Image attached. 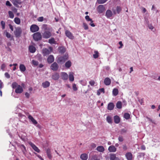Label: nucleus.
I'll return each mask as SVG.
<instances>
[{
    "mask_svg": "<svg viewBox=\"0 0 160 160\" xmlns=\"http://www.w3.org/2000/svg\"><path fill=\"white\" fill-rule=\"evenodd\" d=\"M5 35L8 38H10L11 37V34L8 32H6L5 33Z\"/></svg>",
    "mask_w": 160,
    "mask_h": 160,
    "instance_id": "nucleus-51",
    "label": "nucleus"
},
{
    "mask_svg": "<svg viewBox=\"0 0 160 160\" xmlns=\"http://www.w3.org/2000/svg\"><path fill=\"white\" fill-rule=\"evenodd\" d=\"M97 11L99 13H102L105 10V8L103 5H99L97 7Z\"/></svg>",
    "mask_w": 160,
    "mask_h": 160,
    "instance_id": "nucleus-8",
    "label": "nucleus"
},
{
    "mask_svg": "<svg viewBox=\"0 0 160 160\" xmlns=\"http://www.w3.org/2000/svg\"><path fill=\"white\" fill-rule=\"evenodd\" d=\"M50 50L46 48H43L42 50V53L44 56H46L50 54L52 51V48L49 47Z\"/></svg>",
    "mask_w": 160,
    "mask_h": 160,
    "instance_id": "nucleus-4",
    "label": "nucleus"
},
{
    "mask_svg": "<svg viewBox=\"0 0 160 160\" xmlns=\"http://www.w3.org/2000/svg\"><path fill=\"white\" fill-rule=\"evenodd\" d=\"M126 157L128 160H132V154L130 152H128L126 154Z\"/></svg>",
    "mask_w": 160,
    "mask_h": 160,
    "instance_id": "nucleus-23",
    "label": "nucleus"
},
{
    "mask_svg": "<svg viewBox=\"0 0 160 160\" xmlns=\"http://www.w3.org/2000/svg\"><path fill=\"white\" fill-rule=\"evenodd\" d=\"M23 91V89L22 87L18 85V87L16 88L15 90V92L17 93H21Z\"/></svg>",
    "mask_w": 160,
    "mask_h": 160,
    "instance_id": "nucleus-15",
    "label": "nucleus"
},
{
    "mask_svg": "<svg viewBox=\"0 0 160 160\" xmlns=\"http://www.w3.org/2000/svg\"><path fill=\"white\" fill-rule=\"evenodd\" d=\"M30 29L31 32H34L38 31L39 28L37 25L33 24L31 25Z\"/></svg>",
    "mask_w": 160,
    "mask_h": 160,
    "instance_id": "nucleus-6",
    "label": "nucleus"
},
{
    "mask_svg": "<svg viewBox=\"0 0 160 160\" xmlns=\"http://www.w3.org/2000/svg\"><path fill=\"white\" fill-rule=\"evenodd\" d=\"M5 67V64L4 63H3L1 65V69L3 71H4Z\"/></svg>",
    "mask_w": 160,
    "mask_h": 160,
    "instance_id": "nucleus-50",
    "label": "nucleus"
},
{
    "mask_svg": "<svg viewBox=\"0 0 160 160\" xmlns=\"http://www.w3.org/2000/svg\"><path fill=\"white\" fill-rule=\"evenodd\" d=\"M108 0H97V2L99 4H103L105 3Z\"/></svg>",
    "mask_w": 160,
    "mask_h": 160,
    "instance_id": "nucleus-43",
    "label": "nucleus"
},
{
    "mask_svg": "<svg viewBox=\"0 0 160 160\" xmlns=\"http://www.w3.org/2000/svg\"><path fill=\"white\" fill-rule=\"evenodd\" d=\"M9 17L10 18H13L14 17V15L12 12L9 11L8 12Z\"/></svg>",
    "mask_w": 160,
    "mask_h": 160,
    "instance_id": "nucleus-41",
    "label": "nucleus"
},
{
    "mask_svg": "<svg viewBox=\"0 0 160 160\" xmlns=\"http://www.w3.org/2000/svg\"><path fill=\"white\" fill-rule=\"evenodd\" d=\"M68 78L70 81L72 82L73 81L74 79L73 73L72 72H69V73Z\"/></svg>",
    "mask_w": 160,
    "mask_h": 160,
    "instance_id": "nucleus-20",
    "label": "nucleus"
},
{
    "mask_svg": "<svg viewBox=\"0 0 160 160\" xmlns=\"http://www.w3.org/2000/svg\"><path fill=\"white\" fill-rule=\"evenodd\" d=\"M1 25L2 26V29H4L5 28V22L3 21H2L1 22Z\"/></svg>",
    "mask_w": 160,
    "mask_h": 160,
    "instance_id": "nucleus-45",
    "label": "nucleus"
},
{
    "mask_svg": "<svg viewBox=\"0 0 160 160\" xmlns=\"http://www.w3.org/2000/svg\"><path fill=\"white\" fill-rule=\"evenodd\" d=\"M29 49L30 52L33 53L36 51V48L33 46L31 45L29 46Z\"/></svg>",
    "mask_w": 160,
    "mask_h": 160,
    "instance_id": "nucleus-28",
    "label": "nucleus"
},
{
    "mask_svg": "<svg viewBox=\"0 0 160 160\" xmlns=\"http://www.w3.org/2000/svg\"><path fill=\"white\" fill-rule=\"evenodd\" d=\"M119 141L122 142L123 141V137L121 136H119L118 138Z\"/></svg>",
    "mask_w": 160,
    "mask_h": 160,
    "instance_id": "nucleus-55",
    "label": "nucleus"
},
{
    "mask_svg": "<svg viewBox=\"0 0 160 160\" xmlns=\"http://www.w3.org/2000/svg\"><path fill=\"white\" fill-rule=\"evenodd\" d=\"M107 122L109 123H111L112 122V119L110 116L107 117Z\"/></svg>",
    "mask_w": 160,
    "mask_h": 160,
    "instance_id": "nucleus-40",
    "label": "nucleus"
},
{
    "mask_svg": "<svg viewBox=\"0 0 160 160\" xmlns=\"http://www.w3.org/2000/svg\"><path fill=\"white\" fill-rule=\"evenodd\" d=\"M54 60L53 56L52 55H50L47 58L48 62L49 63H51L53 62Z\"/></svg>",
    "mask_w": 160,
    "mask_h": 160,
    "instance_id": "nucleus-18",
    "label": "nucleus"
},
{
    "mask_svg": "<svg viewBox=\"0 0 160 160\" xmlns=\"http://www.w3.org/2000/svg\"><path fill=\"white\" fill-rule=\"evenodd\" d=\"M142 12L143 13H144L145 12H146L147 10L146 9V8L143 7H142L141 8Z\"/></svg>",
    "mask_w": 160,
    "mask_h": 160,
    "instance_id": "nucleus-58",
    "label": "nucleus"
},
{
    "mask_svg": "<svg viewBox=\"0 0 160 160\" xmlns=\"http://www.w3.org/2000/svg\"><path fill=\"white\" fill-rule=\"evenodd\" d=\"M114 107V104L112 102H110L108 105V109L109 110H111L113 109Z\"/></svg>",
    "mask_w": 160,
    "mask_h": 160,
    "instance_id": "nucleus-24",
    "label": "nucleus"
},
{
    "mask_svg": "<svg viewBox=\"0 0 160 160\" xmlns=\"http://www.w3.org/2000/svg\"><path fill=\"white\" fill-rule=\"evenodd\" d=\"M61 77L62 80H66L68 78V75L66 72H62L61 73Z\"/></svg>",
    "mask_w": 160,
    "mask_h": 160,
    "instance_id": "nucleus-9",
    "label": "nucleus"
},
{
    "mask_svg": "<svg viewBox=\"0 0 160 160\" xmlns=\"http://www.w3.org/2000/svg\"><path fill=\"white\" fill-rule=\"evenodd\" d=\"M72 88L74 91H76L78 90V88L76 86V85L75 84L73 83L72 84Z\"/></svg>",
    "mask_w": 160,
    "mask_h": 160,
    "instance_id": "nucleus-47",
    "label": "nucleus"
},
{
    "mask_svg": "<svg viewBox=\"0 0 160 160\" xmlns=\"http://www.w3.org/2000/svg\"><path fill=\"white\" fill-rule=\"evenodd\" d=\"M46 153L48 157L50 159H51L52 158V156L51 153V150L49 148L47 149Z\"/></svg>",
    "mask_w": 160,
    "mask_h": 160,
    "instance_id": "nucleus-26",
    "label": "nucleus"
},
{
    "mask_svg": "<svg viewBox=\"0 0 160 160\" xmlns=\"http://www.w3.org/2000/svg\"><path fill=\"white\" fill-rule=\"evenodd\" d=\"M32 64L35 66H37L38 63V62L37 61L34 60H32Z\"/></svg>",
    "mask_w": 160,
    "mask_h": 160,
    "instance_id": "nucleus-48",
    "label": "nucleus"
},
{
    "mask_svg": "<svg viewBox=\"0 0 160 160\" xmlns=\"http://www.w3.org/2000/svg\"><path fill=\"white\" fill-rule=\"evenodd\" d=\"M119 44L120 45V46L119 47V48H122V47L123 46V45L122 44V42L121 41H120L119 42Z\"/></svg>",
    "mask_w": 160,
    "mask_h": 160,
    "instance_id": "nucleus-62",
    "label": "nucleus"
},
{
    "mask_svg": "<svg viewBox=\"0 0 160 160\" xmlns=\"http://www.w3.org/2000/svg\"><path fill=\"white\" fill-rule=\"evenodd\" d=\"M14 21L17 24H19L21 22L20 19L18 17H16L14 18Z\"/></svg>",
    "mask_w": 160,
    "mask_h": 160,
    "instance_id": "nucleus-36",
    "label": "nucleus"
},
{
    "mask_svg": "<svg viewBox=\"0 0 160 160\" xmlns=\"http://www.w3.org/2000/svg\"><path fill=\"white\" fill-rule=\"evenodd\" d=\"M127 132V130L125 129H122L121 131V134H123L126 133Z\"/></svg>",
    "mask_w": 160,
    "mask_h": 160,
    "instance_id": "nucleus-53",
    "label": "nucleus"
},
{
    "mask_svg": "<svg viewBox=\"0 0 160 160\" xmlns=\"http://www.w3.org/2000/svg\"><path fill=\"white\" fill-rule=\"evenodd\" d=\"M85 18L87 21H88V22L90 21L91 22H93V21L92 20V19L90 18L89 16H88V15H87L85 16Z\"/></svg>",
    "mask_w": 160,
    "mask_h": 160,
    "instance_id": "nucleus-38",
    "label": "nucleus"
},
{
    "mask_svg": "<svg viewBox=\"0 0 160 160\" xmlns=\"http://www.w3.org/2000/svg\"><path fill=\"white\" fill-rule=\"evenodd\" d=\"M29 144L35 151L38 153L40 152V150L34 144L31 142H29Z\"/></svg>",
    "mask_w": 160,
    "mask_h": 160,
    "instance_id": "nucleus-10",
    "label": "nucleus"
},
{
    "mask_svg": "<svg viewBox=\"0 0 160 160\" xmlns=\"http://www.w3.org/2000/svg\"><path fill=\"white\" fill-rule=\"evenodd\" d=\"M97 150L100 152H103L104 151V148L102 146H99L97 147Z\"/></svg>",
    "mask_w": 160,
    "mask_h": 160,
    "instance_id": "nucleus-33",
    "label": "nucleus"
},
{
    "mask_svg": "<svg viewBox=\"0 0 160 160\" xmlns=\"http://www.w3.org/2000/svg\"><path fill=\"white\" fill-rule=\"evenodd\" d=\"M80 83L83 86H86L87 85V82L85 80H81Z\"/></svg>",
    "mask_w": 160,
    "mask_h": 160,
    "instance_id": "nucleus-49",
    "label": "nucleus"
},
{
    "mask_svg": "<svg viewBox=\"0 0 160 160\" xmlns=\"http://www.w3.org/2000/svg\"><path fill=\"white\" fill-rule=\"evenodd\" d=\"M89 83L91 86H93L95 84V82L93 80H91L89 82Z\"/></svg>",
    "mask_w": 160,
    "mask_h": 160,
    "instance_id": "nucleus-54",
    "label": "nucleus"
},
{
    "mask_svg": "<svg viewBox=\"0 0 160 160\" xmlns=\"http://www.w3.org/2000/svg\"><path fill=\"white\" fill-rule=\"evenodd\" d=\"M112 12L110 10H107L105 16L108 18H110L112 16Z\"/></svg>",
    "mask_w": 160,
    "mask_h": 160,
    "instance_id": "nucleus-17",
    "label": "nucleus"
},
{
    "mask_svg": "<svg viewBox=\"0 0 160 160\" xmlns=\"http://www.w3.org/2000/svg\"><path fill=\"white\" fill-rule=\"evenodd\" d=\"M25 95L26 98H28L29 97L30 94L29 93L27 92L25 93Z\"/></svg>",
    "mask_w": 160,
    "mask_h": 160,
    "instance_id": "nucleus-63",
    "label": "nucleus"
},
{
    "mask_svg": "<svg viewBox=\"0 0 160 160\" xmlns=\"http://www.w3.org/2000/svg\"><path fill=\"white\" fill-rule=\"evenodd\" d=\"M83 27L85 30H88V25L85 23H83Z\"/></svg>",
    "mask_w": 160,
    "mask_h": 160,
    "instance_id": "nucleus-46",
    "label": "nucleus"
},
{
    "mask_svg": "<svg viewBox=\"0 0 160 160\" xmlns=\"http://www.w3.org/2000/svg\"><path fill=\"white\" fill-rule=\"evenodd\" d=\"M22 29L20 27H17L16 28L15 31L14 32V33L17 37H20L22 33Z\"/></svg>",
    "mask_w": 160,
    "mask_h": 160,
    "instance_id": "nucleus-5",
    "label": "nucleus"
},
{
    "mask_svg": "<svg viewBox=\"0 0 160 160\" xmlns=\"http://www.w3.org/2000/svg\"><path fill=\"white\" fill-rule=\"evenodd\" d=\"M9 26L10 28L11 29V31H12L13 30V26L10 24L9 25Z\"/></svg>",
    "mask_w": 160,
    "mask_h": 160,
    "instance_id": "nucleus-61",
    "label": "nucleus"
},
{
    "mask_svg": "<svg viewBox=\"0 0 160 160\" xmlns=\"http://www.w3.org/2000/svg\"><path fill=\"white\" fill-rule=\"evenodd\" d=\"M110 160H120L118 158L116 157V155L114 154H110Z\"/></svg>",
    "mask_w": 160,
    "mask_h": 160,
    "instance_id": "nucleus-21",
    "label": "nucleus"
},
{
    "mask_svg": "<svg viewBox=\"0 0 160 160\" xmlns=\"http://www.w3.org/2000/svg\"><path fill=\"white\" fill-rule=\"evenodd\" d=\"M116 107L118 109H121L122 108V103L121 101H118L116 103Z\"/></svg>",
    "mask_w": 160,
    "mask_h": 160,
    "instance_id": "nucleus-37",
    "label": "nucleus"
},
{
    "mask_svg": "<svg viewBox=\"0 0 160 160\" xmlns=\"http://www.w3.org/2000/svg\"><path fill=\"white\" fill-rule=\"evenodd\" d=\"M50 85V82L48 81L43 82L42 84V85L44 88H47Z\"/></svg>",
    "mask_w": 160,
    "mask_h": 160,
    "instance_id": "nucleus-27",
    "label": "nucleus"
},
{
    "mask_svg": "<svg viewBox=\"0 0 160 160\" xmlns=\"http://www.w3.org/2000/svg\"><path fill=\"white\" fill-rule=\"evenodd\" d=\"M80 158L82 160H87L88 158V155L86 153H83L81 155Z\"/></svg>",
    "mask_w": 160,
    "mask_h": 160,
    "instance_id": "nucleus-29",
    "label": "nucleus"
},
{
    "mask_svg": "<svg viewBox=\"0 0 160 160\" xmlns=\"http://www.w3.org/2000/svg\"><path fill=\"white\" fill-rule=\"evenodd\" d=\"M113 12L114 14H116L117 13L119 14L122 10L121 8L119 6H117L116 10L112 9Z\"/></svg>",
    "mask_w": 160,
    "mask_h": 160,
    "instance_id": "nucleus-16",
    "label": "nucleus"
},
{
    "mask_svg": "<svg viewBox=\"0 0 160 160\" xmlns=\"http://www.w3.org/2000/svg\"><path fill=\"white\" fill-rule=\"evenodd\" d=\"M28 118L30 121L32 122V123L35 125L38 124L37 122L33 118L31 115L28 116Z\"/></svg>",
    "mask_w": 160,
    "mask_h": 160,
    "instance_id": "nucleus-14",
    "label": "nucleus"
},
{
    "mask_svg": "<svg viewBox=\"0 0 160 160\" xmlns=\"http://www.w3.org/2000/svg\"><path fill=\"white\" fill-rule=\"evenodd\" d=\"M60 77L59 73L58 72H54L51 76L52 78L54 80H58Z\"/></svg>",
    "mask_w": 160,
    "mask_h": 160,
    "instance_id": "nucleus-11",
    "label": "nucleus"
},
{
    "mask_svg": "<svg viewBox=\"0 0 160 160\" xmlns=\"http://www.w3.org/2000/svg\"><path fill=\"white\" fill-rule=\"evenodd\" d=\"M18 85L16 82H14L12 84V87L13 88H17Z\"/></svg>",
    "mask_w": 160,
    "mask_h": 160,
    "instance_id": "nucleus-44",
    "label": "nucleus"
},
{
    "mask_svg": "<svg viewBox=\"0 0 160 160\" xmlns=\"http://www.w3.org/2000/svg\"><path fill=\"white\" fill-rule=\"evenodd\" d=\"M98 57V52L97 51L94 52V54H93V57L94 58H97Z\"/></svg>",
    "mask_w": 160,
    "mask_h": 160,
    "instance_id": "nucleus-42",
    "label": "nucleus"
},
{
    "mask_svg": "<svg viewBox=\"0 0 160 160\" xmlns=\"http://www.w3.org/2000/svg\"><path fill=\"white\" fill-rule=\"evenodd\" d=\"M18 146L21 149L23 154L26 156L27 150L25 146L23 144H20L18 145Z\"/></svg>",
    "mask_w": 160,
    "mask_h": 160,
    "instance_id": "nucleus-13",
    "label": "nucleus"
},
{
    "mask_svg": "<svg viewBox=\"0 0 160 160\" xmlns=\"http://www.w3.org/2000/svg\"><path fill=\"white\" fill-rule=\"evenodd\" d=\"M5 76L8 78H10V75L8 72L5 73Z\"/></svg>",
    "mask_w": 160,
    "mask_h": 160,
    "instance_id": "nucleus-57",
    "label": "nucleus"
},
{
    "mask_svg": "<svg viewBox=\"0 0 160 160\" xmlns=\"http://www.w3.org/2000/svg\"><path fill=\"white\" fill-rule=\"evenodd\" d=\"M108 150L110 152H115L116 151V148L114 146L112 145L109 147Z\"/></svg>",
    "mask_w": 160,
    "mask_h": 160,
    "instance_id": "nucleus-22",
    "label": "nucleus"
},
{
    "mask_svg": "<svg viewBox=\"0 0 160 160\" xmlns=\"http://www.w3.org/2000/svg\"><path fill=\"white\" fill-rule=\"evenodd\" d=\"M118 93V91L117 88H114L112 90V94L113 96H116Z\"/></svg>",
    "mask_w": 160,
    "mask_h": 160,
    "instance_id": "nucleus-34",
    "label": "nucleus"
},
{
    "mask_svg": "<svg viewBox=\"0 0 160 160\" xmlns=\"http://www.w3.org/2000/svg\"><path fill=\"white\" fill-rule=\"evenodd\" d=\"M104 83L107 86L109 85L111 83V80L108 78H106L104 81Z\"/></svg>",
    "mask_w": 160,
    "mask_h": 160,
    "instance_id": "nucleus-19",
    "label": "nucleus"
},
{
    "mask_svg": "<svg viewBox=\"0 0 160 160\" xmlns=\"http://www.w3.org/2000/svg\"><path fill=\"white\" fill-rule=\"evenodd\" d=\"M72 65V62L70 60L68 61L65 64V67L67 68H69Z\"/></svg>",
    "mask_w": 160,
    "mask_h": 160,
    "instance_id": "nucleus-31",
    "label": "nucleus"
},
{
    "mask_svg": "<svg viewBox=\"0 0 160 160\" xmlns=\"http://www.w3.org/2000/svg\"><path fill=\"white\" fill-rule=\"evenodd\" d=\"M123 149L124 150H126L127 149V147L126 145H123Z\"/></svg>",
    "mask_w": 160,
    "mask_h": 160,
    "instance_id": "nucleus-64",
    "label": "nucleus"
},
{
    "mask_svg": "<svg viewBox=\"0 0 160 160\" xmlns=\"http://www.w3.org/2000/svg\"><path fill=\"white\" fill-rule=\"evenodd\" d=\"M114 120L115 123H118L120 122V118L117 115H116L114 116Z\"/></svg>",
    "mask_w": 160,
    "mask_h": 160,
    "instance_id": "nucleus-25",
    "label": "nucleus"
},
{
    "mask_svg": "<svg viewBox=\"0 0 160 160\" xmlns=\"http://www.w3.org/2000/svg\"><path fill=\"white\" fill-rule=\"evenodd\" d=\"M19 68L21 71L22 72H24L26 70V67L24 65L20 64L19 65Z\"/></svg>",
    "mask_w": 160,
    "mask_h": 160,
    "instance_id": "nucleus-30",
    "label": "nucleus"
},
{
    "mask_svg": "<svg viewBox=\"0 0 160 160\" xmlns=\"http://www.w3.org/2000/svg\"><path fill=\"white\" fill-rule=\"evenodd\" d=\"M33 37V39L36 41L41 40L42 38L41 33L39 32L34 33Z\"/></svg>",
    "mask_w": 160,
    "mask_h": 160,
    "instance_id": "nucleus-3",
    "label": "nucleus"
},
{
    "mask_svg": "<svg viewBox=\"0 0 160 160\" xmlns=\"http://www.w3.org/2000/svg\"><path fill=\"white\" fill-rule=\"evenodd\" d=\"M52 31V28H51L46 29V30L42 34L43 38L46 39L50 38L52 36L51 32Z\"/></svg>",
    "mask_w": 160,
    "mask_h": 160,
    "instance_id": "nucleus-1",
    "label": "nucleus"
},
{
    "mask_svg": "<svg viewBox=\"0 0 160 160\" xmlns=\"http://www.w3.org/2000/svg\"><path fill=\"white\" fill-rule=\"evenodd\" d=\"M66 35L69 39H73L74 38V37L73 36L71 32L68 30H66L65 32Z\"/></svg>",
    "mask_w": 160,
    "mask_h": 160,
    "instance_id": "nucleus-12",
    "label": "nucleus"
},
{
    "mask_svg": "<svg viewBox=\"0 0 160 160\" xmlns=\"http://www.w3.org/2000/svg\"><path fill=\"white\" fill-rule=\"evenodd\" d=\"M59 66L56 62H54L50 66L51 69L54 71H57L58 69Z\"/></svg>",
    "mask_w": 160,
    "mask_h": 160,
    "instance_id": "nucleus-7",
    "label": "nucleus"
},
{
    "mask_svg": "<svg viewBox=\"0 0 160 160\" xmlns=\"http://www.w3.org/2000/svg\"><path fill=\"white\" fill-rule=\"evenodd\" d=\"M48 42L51 44H55L56 42L55 40V39L53 38H51L48 40Z\"/></svg>",
    "mask_w": 160,
    "mask_h": 160,
    "instance_id": "nucleus-35",
    "label": "nucleus"
},
{
    "mask_svg": "<svg viewBox=\"0 0 160 160\" xmlns=\"http://www.w3.org/2000/svg\"><path fill=\"white\" fill-rule=\"evenodd\" d=\"M59 51L60 53H63L66 51V48L63 46L60 47L59 49Z\"/></svg>",
    "mask_w": 160,
    "mask_h": 160,
    "instance_id": "nucleus-32",
    "label": "nucleus"
},
{
    "mask_svg": "<svg viewBox=\"0 0 160 160\" xmlns=\"http://www.w3.org/2000/svg\"><path fill=\"white\" fill-rule=\"evenodd\" d=\"M6 5L9 7H11L12 6L11 4L10 3L9 1H7L6 2Z\"/></svg>",
    "mask_w": 160,
    "mask_h": 160,
    "instance_id": "nucleus-56",
    "label": "nucleus"
},
{
    "mask_svg": "<svg viewBox=\"0 0 160 160\" xmlns=\"http://www.w3.org/2000/svg\"><path fill=\"white\" fill-rule=\"evenodd\" d=\"M146 118H147L148 120H149V121H151L152 123H153L154 124H155V122H154V121H153L152 119H151L150 118H148V117H146Z\"/></svg>",
    "mask_w": 160,
    "mask_h": 160,
    "instance_id": "nucleus-60",
    "label": "nucleus"
},
{
    "mask_svg": "<svg viewBox=\"0 0 160 160\" xmlns=\"http://www.w3.org/2000/svg\"><path fill=\"white\" fill-rule=\"evenodd\" d=\"M68 56L67 54H65L62 56H59L57 57L56 59L57 62L59 63L62 64L65 61L68 59Z\"/></svg>",
    "mask_w": 160,
    "mask_h": 160,
    "instance_id": "nucleus-2",
    "label": "nucleus"
},
{
    "mask_svg": "<svg viewBox=\"0 0 160 160\" xmlns=\"http://www.w3.org/2000/svg\"><path fill=\"white\" fill-rule=\"evenodd\" d=\"M124 118L126 119H128L130 118V115L128 113H125L124 115Z\"/></svg>",
    "mask_w": 160,
    "mask_h": 160,
    "instance_id": "nucleus-39",
    "label": "nucleus"
},
{
    "mask_svg": "<svg viewBox=\"0 0 160 160\" xmlns=\"http://www.w3.org/2000/svg\"><path fill=\"white\" fill-rule=\"evenodd\" d=\"M98 90L100 92H103V93H104V89L103 88L99 89Z\"/></svg>",
    "mask_w": 160,
    "mask_h": 160,
    "instance_id": "nucleus-59",
    "label": "nucleus"
},
{
    "mask_svg": "<svg viewBox=\"0 0 160 160\" xmlns=\"http://www.w3.org/2000/svg\"><path fill=\"white\" fill-rule=\"evenodd\" d=\"M38 20L39 22H42L43 20V17H40L37 19Z\"/></svg>",
    "mask_w": 160,
    "mask_h": 160,
    "instance_id": "nucleus-52",
    "label": "nucleus"
}]
</instances>
